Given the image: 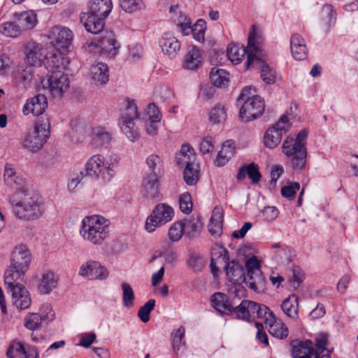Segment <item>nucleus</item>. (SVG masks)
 <instances>
[{
  "label": "nucleus",
  "mask_w": 358,
  "mask_h": 358,
  "mask_svg": "<svg viewBox=\"0 0 358 358\" xmlns=\"http://www.w3.org/2000/svg\"><path fill=\"white\" fill-rule=\"evenodd\" d=\"M180 210L187 215L192 211V201L191 195L189 192H186L181 194L178 199Z\"/></svg>",
  "instance_id": "56"
},
{
  "label": "nucleus",
  "mask_w": 358,
  "mask_h": 358,
  "mask_svg": "<svg viewBox=\"0 0 358 358\" xmlns=\"http://www.w3.org/2000/svg\"><path fill=\"white\" fill-rule=\"evenodd\" d=\"M251 87H245L239 95L237 102L241 105L239 117L243 122H250L261 116L264 110V100L258 95L250 96Z\"/></svg>",
  "instance_id": "3"
},
{
  "label": "nucleus",
  "mask_w": 358,
  "mask_h": 358,
  "mask_svg": "<svg viewBox=\"0 0 358 358\" xmlns=\"http://www.w3.org/2000/svg\"><path fill=\"white\" fill-rule=\"evenodd\" d=\"M50 37L51 43L59 52L66 53L73 41V34L67 27L55 26L52 29Z\"/></svg>",
  "instance_id": "13"
},
{
  "label": "nucleus",
  "mask_w": 358,
  "mask_h": 358,
  "mask_svg": "<svg viewBox=\"0 0 358 358\" xmlns=\"http://www.w3.org/2000/svg\"><path fill=\"white\" fill-rule=\"evenodd\" d=\"M11 293L13 305L18 310H24L31 306V299L28 290L24 286L15 287L13 289L8 290Z\"/></svg>",
  "instance_id": "26"
},
{
  "label": "nucleus",
  "mask_w": 358,
  "mask_h": 358,
  "mask_svg": "<svg viewBox=\"0 0 358 358\" xmlns=\"http://www.w3.org/2000/svg\"><path fill=\"white\" fill-rule=\"evenodd\" d=\"M201 63V51L196 47L189 48L185 56L183 67L186 69L195 70Z\"/></svg>",
  "instance_id": "40"
},
{
  "label": "nucleus",
  "mask_w": 358,
  "mask_h": 358,
  "mask_svg": "<svg viewBox=\"0 0 358 358\" xmlns=\"http://www.w3.org/2000/svg\"><path fill=\"white\" fill-rule=\"evenodd\" d=\"M27 272L23 269L15 268L10 264L4 273V282L8 291L13 289L15 287H23L24 285L22 282L24 280Z\"/></svg>",
  "instance_id": "22"
},
{
  "label": "nucleus",
  "mask_w": 358,
  "mask_h": 358,
  "mask_svg": "<svg viewBox=\"0 0 358 358\" xmlns=\"http://www.w3.org/2000/svg\"><path fill=\"white\" fill-rule=\"evenodd\" d=\"M206 29V21L203 19L198 20L192 26V29H191V32L192 33L194 38L199 42H203L204 41Z\"/></svg>",
  "instance_id": "54"
},
{
  "label": "nucleus",
  "mask_w": 358,
  "mask_h": 358,
  "mask_svg": "<svg viewBox=\"0 0 358 358\" xmlns=\"http://www.w3.org/2000/svg\"><path fill=\"white\" fill-rule=\"evenodd\" d=\"M250 304V301L243 300L241 303L236 306H234L232 313H235L237 317L243 320H250V314L248 313V305Z\"/></svg>",
  "instance_id": "57"
},
{
  "label": "nucleus",
  "mask_w": 358,
  "mask_h": 358,
  "mask_svg": "<svg viewBox=\"0 0 358 358\" xmlns=\"http://www.w3.org/2000/svg\"><path fill=\"white\" fill-rule=\"evenodd\" d=\"M22 31L13 18L12 21L6 22L0 24V33L6 37H17L21 34Z\"/></svg>",
  "instance_id": "45"
},
{
  "label": "nucleus",
  "mask_w": 358,
  "mask_h": 358,
  "mask_svg": "<svg viewBox=\"0 0 358 358\" xmlns=\"http://www.w3.org/2000/svg\"><path fill=\"white\" fill-rule=\"evenodd\" d=\"M31 262V254L27 246L19 245L10 254V264L15 268L28 271Z\"/></svg>",
  "instance_id": "18"
},
{
  "label": "nucleus",
  "mask_w": 358,
  "mask_h": 358,
  "mask_svg": "<svg viewBox=\"0 0 358 358\" xmlns=\"http://www.w3.org/2000/svg\"><path fill=\"white\" fill-rule=\"evenodd\" d=\"M25 55L28 63L36 66H41L45 58L42 48L34 41H29L26 44Z\"/></svg>",
  "instance_id": "29"
},
{
  "label": "nucleus",
  "mask_w": 358,
  "mask_h": 358,
  "mask_svg": "<svg viewBox=\"0 0 358 358\" xmlns=\"http://www.w3.org/2000/svg\"><path fill=\"white\" fill-rule=\"evenodd\" d=\"M78 275L91 280H103L108 278V271L99 262L89 260L80 266Z\"/></svg>",
  "instance_id": "16"
},
{
  "label": "nucleus",
  "mask_w": 358,
  "mask_h": 358,
  "mask_svg": "<svg viewBox=\"0 0 358 358\" xmlns=\"http://www.w3.org/2000/svg\"><path fill=\"white\" fill-rule=\"evenodd\" d=\"M99 45L102 50L115 55L120 48V44L115 39L111 32H106L99 40Z\"/></svg>",
  "instance_id": "42"
},
{
  "label": "nucleus",
  "mask_w": 358,
  "mask_h": 358,
  "mask_svg": "<svg viewBox=\"0 0 358 358\" xmlns=\"http://www.w3.org/2000/svg\"><path fill=\"white\" fill-rule=\"evenodd\" d=\"M210 80L217 87H224L229 83V73L226 70L214 67L210 72Z\"/></svg>",
  "instance_id": "43"
},
{
  "label": "nucleus",
  "mask_w": 358,
  "mask_h": 358,
  "mask_svg": "<svg viewBox=\"0 0 358 358\" xmlns=\"http://www.w3.org/2000/svg\"><path fill=\"white\" fill-rule=\"evenodd\" d=\"M64 54L65 53H62V52H59V54L50 53L49 55H45L43 62L47 70L50 73H52L53 71L56 70L62 71L65 66V58L63 56Z\"/></svg>",
  "instance_id": "39"
},
{
  "label": "nucleus",
  "mask_w": 358,
  "mask_h": 358,
  "mask_svg": "<svg viewBox=\"0 0 358 358\" xmlns=\"http://www.w3.org/2000/svg\"><path fill=\"white\" fill-rule=\"evenodd\" d=\"M290 127L287 116L282 115L275 125L266 131L264 136V145L269 148L276 147L280 143L282 135L287 133Z\"/></svg>",
  "instance_id": "12"
},
{
  "label": "nucleus",
  "mask_w": 358,
  "mask_h": 358,
  "mask_svg": "<svg viewBox=\"0 0 358 358\" xmlns=\"http://www.w3.org/2000/svg\"><path fill=\"white\" fill-rule=\"evenodd\" d=\"M13 17L22 31L34 28L38 22L36 14L31 10L15 12Z\"/></svg>",
  "instance_id": "28"
},
{
  "label": "nucleus",
  "mask_w": 358,
  "mask_h": 358,
  "mask_svg": "<svg viewBox=\"0 0 358 358\" xmlns=\"http://www.w3.org/2000/svg\"><path fill=\"white\" fill-rule=\"evenodd\" d=\"M182 178L188 186H195L200 178L199 165L195 162H187L182 171Z\"/></svg>",
  "instance_id": "33"
},
{
  "label": "nucleus",
  "mask_w": 358,
  "mask_h": 358,
  "mask_svg": "<svg viewBox=\"0 0 358 358\" xmlns=\"http://www.w3.org/2000/svg\"><path fill=\"white\" fill-rule=\"evenodd\" d=\"M113 139L112 134L106 128L95 127L92 128L90 144L95 148L107 149Z\"/></svg>",
  "instance_id": "21"
},
{
  "label": "nucleus",
  "mask_w": 358,
  "mask_h": 358,
  "mask_svg": "<svg viewBox=\"0 0 358 358\" xmlns=\"http://www.w3.org/2000/svg\"><path fill=\"white\" fill-rule=\"evenodd\" d=\"M113 8L111 0H91L88 12L103 19L110 14Z\"/></svg>",
  "instance_id": "34"
},
{
  "label": "nucleus",
  "mask_w": 358,
  "mask_h": 358,
  "mask_svg": "<svg viewBox=\"0 0 358 358\" xmlns=\"http://www.w3.org/2000/svg\"><path fill=\"white\" fill-rule=\"evenodd\" d=\"M246 176L251 180L252 184H257L262 177L259 166L255 163H250L241 166L236 176L237 180H243Z\"/></svg>",
  "instance_id": "31"
},
{
  "label": "nucleus",
  "mask_w": 358,
  "mask_h": 358,
  "mask_svg": "<svg viewBox=\"0 0 358 358\" xmlns=\"http://www.w3.org/2000/svg\"><path fill=\"white\" fill-rule=\"evenodd\" d=\"M13 182V185H7L12 188L16 189L15 192H29V189L26 188L25 185L27 183V180L25 178L22 177L20 175H16L14 178L12 180Z\"/></svg>",
  "instance_id": "63"
},
{
  "label": "nucleus",
  "mask_w": 358,
  "mask_h": 358,
  "mask_svg": "<svg viewBox=\"0 0 358 358\" xmlns=\"http://www.w3.org/2000/svg\"><path fill=\"white\" fill-rule=\"evenodd\" d=\"M85 176L83 171L77 169L71 171L67 178V191L72 194L76 193L78 189L82 188L84 185L83 180Z\"/></svg>",
  "instance_id": "38"
},
{
  "label": "nucleus",
  "mask_w": 358,
  "mask_h": 358,
  "mask_svg": "<svg viewBox=\"0 0 358 358\" xmlns=\"http://www.w3.org/2000/svg\"><path fill=\"white\" fill-rule=\"evenodd\" d=\"M224 270L228 278L226 286L229 296L238 300L245 297L247 290L243 285L245 275L243 266L238 262L231 261L224 266Z\"/></svg>",
  "instance_id": "5"
},
{
  "label": "nucleus",
  "mask_w": 358,
  "mask_h": 358,
  "mask_svg": "<svg viewBox=\"0 0 358 358\" xmlns=\"http://www.w3.org/2000/svg\"><path fill=\"white\" fill-rule=\"evenodd\" d=\"M227 118V111L224 106L216 105L209 113V120L215 124H220Z\"/></svg>",
  "instance_id": "50"
},
{
  "label": "nucleus",
  "mask_w": 358,
  "mask_h": 358,
  "mask_svg": "<svg viewBox=\"0 0 358 358\" xmlns=\"http://www.w3.org/2000/svg\"><path fill=\"white\" fill-rule=\"evenodd\" d=\"M48 107V100L45 95L38 94L29 99L23 107V113L26 115L31 113L34 115H42Z\"/></svg>",
  "instance_id": "24"
},
{
  "label": "nucleus",
  "mask_w": 358,
  "mask_h": 358,
  "mask_svg": "<svg viewBox=\"0 0 358 358\" xmlns=\"http://www.w3.org/2000/svg\"><path fill=\"white\" fill-rule=\"evenodd\" d=\"M174 216V210L166 203H159L147 217L145 229L149 232H153L157 228L171 222Z\"/></svg>",
  "instance_id": "9"
},
{
  "label": "nucleus",
  "mask_w": 358,
  "mask_h": 358,
  "mask_svg": "<svg viewBox=\"0 0 358 358\" xmlns=\"http://www.w3.org/2000/svg\"><path fill=\"white\" fill-rule=\"evenodd\" d=\"M122 130L127 138L132 142L136 141L139 138V134L135 127V123L132 121H121Z\"/></svg>",
  "instance_id": "51"
},
{
  "label": "nucleus",
  "mask_w": 358,
  "mask_h": 358,
  "mask_svg": "<svg viewBox=\"0 0 358 358\" xmlns=\"http://www.w3.org/2000/svg\"><path fill=\"white\" fill-rule=\"evenodd\" d=\"M184 234V226L180 221L174 222L169 230V238L174 242L178 241Z\"/></svg>",
  "instance_id": "58"
},
{
  "label": "nucleus",
  "mask_w": 358,
  "mask_h": 358,
  "mask_svg": "<svg viewBox=\"0 0 358 358\" xmlns=\"http://www.w3.org/2000/svg\"><path fill=\"white\" fill-rule=\"evenodd\" d=\"M180 222L184 226L185 234L189 238H192L196 234L200 233L203 228V221L199 216L192 215Z\"/></svg>",
  "instance_id": "37"
},
{
  "label": "nucleus",
  "mask_w": 358,
  "mask_h": 358,
  "mask_svg": "<svg viewBox=\"0 0 358 358\" xmlns=\"http://www.w3.org/2000/svg\"><path fill=\"white\" fill-rule=\"evenodd\" d=\"M236 151V143L234 140H227L222 143L221 150L217 157H232Z\"/></svg>",
  "instance_id": "59"
},
{
  "label": "nucleus",
  "mask_w": 358,
  "mask_h": 358,
  "mask_svg": "<svg viewBox=\"0 0 358 358\" xmlns=\"http://www.w3.org/2000/svg\"><path fill=\"white\" fill-rule=\"evenodd\" d=\"M50 122L45 118L38 119L34 124V130L24 141V145L33 152L40 150L50 137Z\"/></svg>",
  "instance_id": "8"
},
{
  "label": "nucleus",
  "mask_w": 358,
  "mask_h": 358,
  "mask_svg": "<svg viewBox=\"0 0 358 358\" xmlns=\"http://www.w3.org/2000/svg\"><path fill=\"white\" fill-rule=\"evenodd\" d=\"M48 91L53 98H61L69 87L68 75L62 70L53 71L48 80Z\"/></svg>",
  "instance_id": "14"
},
{
  "label": "nucleus",
  "mask_w": 358,
  "mask_h": 358,
  "mask_svg": "<svg viewBox=\"0 0 358 358\" xmlns=\"http://www.w3.org/2000/svg\"><path fill=\"white\" fill-rule=\"evenodd\" d=\"M79 233L85 241L101 245L109 236V221L99 215L85 216L81 221Z\"/></svg>",
  "instance_id": "2"
},
{
  "label": "nucleus",
  "mask_w": 358,
  "mask_h": 358,
  "mask_svg": "<svg viewBox=\"0 0 358 358\" xmlns=\"http://www.w3.org/2000/svg\"><path fill=\"white\" fill-rule=\"evenodd\" d=\"M304 279V273L299 266H294L292 268V278L290 280V285L294 289H297Z\"/></svg>",
  "instance_id": "61"
},
{
  "label": "nucleus",
  "mask_w": 358,
  "mask_h": 358,
  "mask_svg": "<svg viewBox=\"0 0 358 358\" xmlns=\"http://www.w3.org/2000/svg\"><path fill=\"white\" fill-rule=\"evenodd\" d=\"M80 20L86 31L94 34H99L104 28L105 19L88 11L80 14Z\"/></svg>",
  "instance_id": "20"
},
{
  "label": "nucleus",
  "mask_w": 358,
  "mask_h": 358,
  "mask_svg": "<svg viewBox=\"0 0 358 358\" xmlns=\"http://www.w3.org/2000/svg\"><path fill=\"white\" fill-rule=\"evenodd\" d=\"M275 315L268 307L259 304L256 312L255 319L263 320L266 324L275 321Z\"/></svg>",
  "instance_id": "53"
},
{
  "label": "nucleus",
  "mask_w": 358,
  "mask_h": 358,
  "mask_svg": "<svg viewBox=\"0 0 358 358\" xmlns=\"http://www.w3.org/2000/svg\"><path fill=\"white\" fill-rule=\"evenodd\" d=\"M291 346L292 358H317V353L314 351L313 343L309 340L294 341L291 343ZM322 358H330L329 352L323 354Z\"/></svg>",
  "instance_id": "17"
},
{
  "label": "nucleus",
  "mask_w": 358,
  "mask_h": 358,
  "mask_svg": "<svg viewBox=\"0 0 358 358\" xmlns=\"http://www.w3.org/2000/svg\"><path fill=\"white\" fill-rule=\"evenodd\" d=\"M147 115H148V120L152 122H160L162 117L159 108L154 103L148 106Z\"/></svg>",
  "instance_id": "64"
},
{
  "label": "nucleus",
  "mask_w": 358,
  "mask_h": 358,
  "mask_svg": "<svg viewBox=\"0 0 358 358\" xmlns=\"http://www.w3.org/2000/svg\"><path fill=\"white\" fill-rule=\"evenodd\" d=\"M247 275H244L246 285L255 292H261L265 287V280L260 268V264L256 257L253 256L245 262Z\"/></svg>",
  "instance_id": "10"
},
{
  "label": "nucleus",
  "mask_w": 358,
  "mask_h": 358,
  "mask_svg": "<svg viewBox=\"0 0 358 358\" xmlns=\"http://www.w3.org/2000/svg\"><path fill=\"white\" fill-rule=\"evenodd\" d=\"M139 113L137 110V106L134 100L128 101L125 110L122 113L121 121H132L138 119Z\"/></svg>",
  "instance_id": "49"
},
{
  "label": "nucleus",
  "mask_w": 358,
  "mask_h": 358,
  "mask_svg": "<svg viewBox=\"0 0 358 358\" xmlns=\"http://www.w3.org/2000/svg\"><path fill=\"white\" fill-rule=\"evenodd\" d=\"M120 7L125 12L133 13L144 7L143 0H119Z\"/></svg>",
  "instance_id": "52"
},
{
  "label": "nucleus",
  "mask_w": 358,
  "mask_h": 358,
  "mask_svg": "<svg viewBox=\"0 0 358 358\" xmlns=\"http://www.w3.org/2000/svg\"><path fill=\"white\" fill-rule=\"evenodd\" d=\"M55 317V313L52 308L45 305L40 309V313H31L25 318L24 326L30 330L38 329L42 322L52 321Z\"/></svg>",
  "instance_id": "19"
},
{
  "label": "nucleus",
  "mask_w": 358,
  "mask_h": 358,
  "mask_svg": "<svg viewBox=\"0 0 358 358\" xmlns=\"http://www.w3.org/2000/svg\"><path fill=\"white\" fill-rule=\"evenodd\" d=\"M308 130L302 129L296 138L287 137L282 144V151L287 157H307L305 147Z\"/></svg>",
  "instance_id": "11"
},
{
  "label": "nucleus",
  "mask_w": 358,
  "mask_h": 358,
  "mask_svg": "<svg viewBox=\"0 0 358 358\" xmlns=\"http://www.w3.org/2000/svg\"><path fill=\"white\" fill-rule=\"evenodd\" d=\"M215 140L212 136H207L203 137L200 143L199 148L201 154L206 155L213 151L214 148Z\"/></svg>",
  "instance_id": "62"
},
{
  "label": "nucleus",
  "mask_w": 358,
  "mask_h": 358,
  "mask_svg": "<svg viewBox=\"0 0 358 358\" xmlns=\"http://www.w3.org/2000/svg\"><path fill=\"white\" fill-rule=\"evenodd\" d=\"M117 158H89L85 164L86 175L92 178H101L104 182L110 181L115 174Z\"/></svg>",
  "instance_id": "7"
},
{
  "label": "nucleus",
  "mask_w": 358,
  "mask_h": 358,
  "mask_svg": "<svg viewBox=\"0 0 358 358\" xmlns=\"http://www.w3.org/2000/svg\"><path fill=\"white\" fill-rule=\"evenodd\" d=\"M260 43L261 38L257 36L255 26L252 25L248 36V46L245 48L238 44H232L227 48V56L234 64H238L243 61L245 55H247L248 59L250 52L254 55H262Z\"/></svg>",
  "instance_id": "4"
},
{
  "label": "nucleus",
  "mask_w": 358,
  "mask_h": 358,
  "mask_svg": "<svg viewBox=\"0 0 358 358\" xmlns=\"http://www.w3.org/2000/svg\"><path fill=\"white\" fill-rule=\"evenodd\" d=\"M299 297L293 294L282 301L281 309L287 316L296 320L299 319Z\"/></svg>",
  "instance_id": "36"
},
{
  "label": "nucleus",
  "mask_w": 358,
  "mask_h": 358,
  "mask_svg": "<svg viewBox=\"0 0 358 358\" xmlns=\"http://www.w3.org/2000/svg\"><path fill=\"white\" fill-rule=\"evenodd\" d=\"M159 43L162 52L171 59L176 58L180 50V42L169 33H165Z\"/></svg>",
  "instance_id": "25"
},
{
  "label": "nucleus",
  "mask_w": 358,
  "mask_h": 358,
  "mask_svg": "<svg viewBox=\"0 0 358 358\" xmlns=\"http://www.w3.org/2000/svg\"><path fill=\"white\" fill-rule=\"evenodd\" d=\"M146 164L152 173L143 179L142 194L146 199L154 200L160 194L157 176L162 173V161L161 158H146Z\"/></svg>",
  "instance_id": "6"
},
{
  "label": "nucleus",
  "mask_w": 358,
  "mask_h": 358,
  "mask_svg": "<svg viewBox=\"0 0 358 358\" xmlns=\"http://www.w3.org/2000/svg\"><path fill=\"white\" fill-rule=\"evenodd\" d=\"M227 251L220 245H215L211 249L210 261L212 264L226 265L229 261Z\"/></svg>",
  "instance_id": "44"
},
{
  "label": "nucleus",
  "mask_w": 358,
  "mask_h": 358,
  "mask_svg": "<svg viewBox=\"0 0 358 358\" xmlns=\"http://www.w3.org/2000/svg\"><path fill=\"white\" fill-rule=\"evenodd\" d=\"M188 267L196 273L201 272L204 266L205 261L200 254L191 253L186 262Z\"/></svg>",
  "instance_id": "48"
},
{
  "label": "nucleus",
  "mask_w": 358,
  "mask_h": 358,
  "mask_svg": "<svg viewBox=\"0 0 358 358\" xmlns=\"http://www.w3.org/2000/svg\"><path fill=\"white\" fill-rule=\"evenodd\" d=\"M236 299L222 292L215 293L210 298L212 306L217 311L225 314L232 313Z\"/></svg>",
  "instance_id": "23"
},
{
  "label": "nucleus",
  "mask_w": 358,
  "mask_h": 358,
  "mask_svg": "<svg viewBox=\"0 0 358 358\" xmlns=\"http://www.w3.org/2000/svg\"><path fill=\"white\" fill-rule=\"evenodd\" d=\"M299 189L300 185L299 182H292L289 185L284 186L281 188V195L290 201L293 200L295 198L296 191Z\"/></svg>",
  "instance_id": "60"
},
{
  "label": "nucleus",
  "mask_w": 358,
  "mask_h": 358,
  "mask_svg": "<svg viewBox=\"0 0 358 358\" xmlns=\"http://www.w3.org/2000/svg\"><path fill=\"white\" fill-rule=\"evenodd\" d=\"M57 280L53 272L48 271L42 275L38 285V290L41 294H47L56 287Z\"/></svg>",
  "instance_id": "41"
},
{
  "label": "nucleus",
  "mask_w": 358,
  "mask_h": 358,
  "mask_svg": "<svg viewBox=\"0 0 358 358\" xmlns=\"http://www.w3.org/2000/svg\"><path fill=\"white\" fill-rule=\"evenodd\" d=\"M269 333L273 336L279 339L285 338L288 336L289 330L286 324L280 321H277L275 317V321L270 322Z\"/></svg>",
  "instance_id": "47"
},
{
  "label": "nucleus",
  "mask_w": 358,
  "mask_h": 358,
  "mask_svg": "<svg viewBox=\"0 0 358 358\" xmlns=\"http://www.w3.org/2000/svg\"><path fill=\"white\" fill-rule=\"evenodd\" d=\"M122 291V304L126 308L130 309L134 306L135 294L131 286L127 282L120 285Z\"/></svg>",
  "instance_id": "46"
},
{
  "label": "nucleus",
  "mask_w": 358,
  "mask_h": 358,
  "mask_svg": "<svg viewBox=\"0 0 358 358\" xmlns=\"http://www.w3.org/2000/svg\"><path fill=\"white\" fill-rule=\"evenodd\" d=\"M91 80L95 85H103L108 83V67L106 64L99 62L93 64L89 72Z\"/></svg>",
  "instance_id": "32"
},
{
  "label": "nucleus",
  "mask_w": 358,
  "mask_h": 358,
  "mask_svg": "<svg viewBox=\"0 0 358 358\" xmlns=\"http://www.w3.org/2000/svg\"><path fill=\"white\" fill-rule=\"evenodd\" d=\"M9 203L15 216L22 220H38L45 211L43 202L30 192L13 193L9 197Z\"/></svg>",
  "instance_id": "1"
},
{
  "label": "nucleus",
  "mask_w": 358,
  "mask_h": 358,
  "mask_svg": "<svg viewBox=\"0 0 358 358\" xmlns=\"http://www.w3.org/2000/svg\"><path fill=\"white\" fill-rule=\"evenodd\" d=\"M260 57L261 55H254L250 52L245 63L246 68L248 69L252 65L257 69H260V76L262 80L268 85L274 84L276 81L275 70L271 68Z\"/></svg>",
  "instance_id": "15"
},
{
  "label": "nucleus",
  "mask_w": 358,
  "mask_h": 358,
  "mask_svg": "<svg viewBox=\"0 0 358 358\" xmlns=\"http://www.w3.org/2000/svg\"><path fill=\"white\" fill-rule=\"evenodd\" d=\"M290 49L293 57L296 60L306 58L308 49L304 38L298 34H293L290 38Z\"/></svg>",
  "instance_id": "30"
},
{
  "label": "nucleus",
  "mask_w": 358,
  "mask_h": 358,
  "mask_svg": "<svg viewBox=\"0 0 358 358\" xmlns=\"http://www.w3.org/2000/svg\"><path fill=\"white\" fill-rule=\"evenodd\" d=\"M223 213L222 209L215 206L208 224V231L211 235L220 236L222 234Z\"/></svg>",
  "instance_id": "35"
},
{
  "label": "nucleus",
  "mask_w": 358,
  "mask_h": 358,
  "mask_svg": "<svg viewBox=\"0 0 358 358\" xmlns=\"http://www.w3.org/2000/svg\"><path fill=\"white\" fill-rule=\"evenodd\" d=\"M155 306V300H148L138 311V316L143 322H148L150 319V313Z\"/></svg>",
  "instance_id": "55"
},
{
  "label": "nucleus",
  "mask_w": 358,
  "mask_h": 358,
  "mask_svg": "<svg viewBox=\"0 0 358 358\" xmlns=\"http://www.w3.org/2000/svg\"><path fill=\"white\" fill-rule=\"evenodd\" d=\"M6 356L8 358H38V353L34 348L26 350L22 343L13 342L8 346Z\"/></svg>",
  "instance_id": "27"
}]
</instances>
